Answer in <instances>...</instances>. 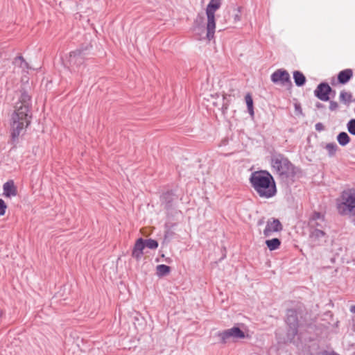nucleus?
<instances>
[{"mask_svg":"<svg viewBox=\"0 0 355 355\" xmlns=\"http://www.w3.org/2000/svg\"><path fill=\"white\" fill-rule=\"evenodd\" d=\"M31 96L26 91H22L12 116L11 141L13 144L18 140L24 128L31 123Z\"/></svg>","mask_w":355,"mask_h":355,"instance_id":"f257e3e1","label":"nucleus"},{"mask_svg":"<svg viewBox=\"0 0 355 355\" xmlns=\"http://www.w3.org/2000/svg\"><path fill=\"white\" fill-rule=\"evenodd\" d=\"M252 187L261 198H270L277 193V187L273 177L266 171L253 172L250 178Z\"/></svg>","mask_w":355,"mask_h":355,"instance_id":"f03ea898","label":"nucleus"},{"mask_svg":"<svg viewBox=\"0 0 355 355\" xmlns=\"http://www.w3.org/2000/svg\"><path fill=\"white\" fill-rule=\"evenodd\" d=\"M271 165L273 171L288 184L293 183L302 175V171L285 157H275L271 160Z\"/></svg>","mask_w":355,"mask_h":355,"instance_id":"7ed1b4c3","label":"nucleus"},{"mask_svg":"<svg viewBox=\"0 0 355 355\" xmlns=\"http://www.w3.org/2000/svg\"><path fill=\"white\" fill-rule=\"evenodd\" d=\"M337 209L342 216H355V189H349L342 192Z\"/></svg>","mask_w":355,"mask_h":355,"instance_id":"20e7f679","label":"nucleus"},{"mask_svg":"<svg viewBox=\"0 0 355 355\" xmlns=\"http://www.w3.org/2000/svg\"><path fill=\"white\" fill-rule=\"evenodd\" d=\"M221 5V0H210L206 8L207 22V38L211 40L214 37L216 29L215 12L219 9Z\"/></svg>","mask_w":355,"mask_h":355,"instance_id":"39448f33","label":"nucleus"},{"mask_svg":"<svg viewBox=\"0 0 355 355\" xmlns=\"http://www.w3.org/2000/svg\"><path fill=\"white\" fill-rule=\"evenodd\" d=\"M85 53L84 51L80 49H76L69 53L66 63L64 64L69 68H73V67H78L81 65L85 60Z\"/></svg>","mask_w":355,"mask_h":355,"instance_id":"423d86ee","label":"nucleus"},{"mask_svg":"<svg viewBox=\"0 0 355 355\" xmlns=\"http://www.w3.org/2000/svg\"><path fill=\"white\" fill-rule=\"evenodd\" d=\"M271 81L275 84H280L283 86L291 85V77L288 72L282 69L276 70L271 74Z\"/></svg>","mask_w":355,"mask_h":355,"instance_id":"0eeeda50","label":"nucleus"},{"mask_svg":"<svg viewBox=\"0 0 355 355\" xmlns=\"http://www.w3.org/2000/svg\"><path fill=\"white\" fill-rule=\"evenodd\" d=\"M325 219L324 214L320 212H313L309 218L308 227L309 231L324 229Z\"/></svg>","mask_w":355,"mask_h":355,"instance_id":"6e6552de","label":"nucleus"},{"mask_svg":"<svg viewBox=\"0 0 355 355\" xmlns=\"http://www.w3.org/2000/svg\"><path fill=\"white\" fill-rule=\"evenodd\" d=\"M309 232V241L313 246L320 245L327 241L328 236L324 229L311 230Z\"/></svg>","mask_w":355,"mask_h":355,"instance_id":"1a4fd4ad","label":"nucleus"},{"mask_svg":"<svg viewBox=\"0 0 355 355\" xmlns=\"http://www.w3.org/2000/svg\"><path fill=\"white\" fill-rule=\"evenodd\" d=\"M332 92L331 87L327 83H320L314 91V95L320 101H328L329 94Z\"/></svg>","mask_w":355,"mask_h":355,"instance_id":"9d476101","label":"nucleus"},{"mask_svg":"<svg viewBox=\"0 0 355 355\" xmlns=\"http://www.w3.org/2000/svg\"><path fill=\"white\" fill-rule=\"evenodd\" d=\"M282 225L278 219L272 218L268 220L265 229L263 230V234L265 236H270L275 232L282 231Z\"/></svg>","mask_w":355,"mask_h":355,"instance_id":"9b49d317","label":"nucleus"},{"mask_svg":"<svg viewBox=\"0 0 355 355\" xmlns=\"http://www.w3.org/2000/svg\"><path fill=\"white\" fill-rule=\"evenodd\" d=\"M219 336L223 342H226L230 338H243L245 337L244 333L238 327H233L225 330L220 333Z\"/></svg>","mask_w":355,"mask_h":355,"instance_id":"f8f14e48","label":"nucleus"},{"mask_svg":"<svg viewBox=\"0 0 355 355\" xmlns=\"http://www.w3.org/2000/svg\"><path fill=\"white\" fill-rule=\"evenodd\" d=\"M145 247L144 240L141 238L137 239L135 243L132 256L137 260L140 259L144 254L143 251Z\"/></svg>","mask_w":355,"mask_h":355,"instance_id":"ddd939ff","label":"nucleus"},{"mask_svg":"<svg viewBox=\"0 0 355 355\" xmlns=\"http://www.w3.org/2000/svg\"><path fill=\"white\" fill-rule=\"evenodd\" d=\"M353 71L351 69H346L338 74V80L340 84H346L352 78Z\"/></svg>","mask_w":355,"mask_h":355,"instance_id":"4468645a","label":"nucleus"},{"mask_svg":"<svg viewBox=\"0 0 355 355\" xmlns=\"http://www.w3.org/2000/svg\"><path fill=\"white\" fill-rule=\"evenodd\" d=\"M3 194L6 197L15 196L17 195L16 187L12 181L7 182L3 184Z\"/></svg>","mask_w":355,"mask_h":355,"instance_id":"2eb2a0df","label":"nucleus"},{"mask_svg":"<svg viewBox=\"0 0 355 355\" xmlns=\"http://www.w3.org/2000/svg\"><path fill=\"white\" fill-rule=\"evenodd\" d=\"M339 100L340 103L348 107L353 101V96L350 92L342 90L340 93Z\"/></svg>","mask_w":355,"mask_h":355,"instance_id":"dca6fc26","label":"nucleus"},{"mask_svg":"<svg viewBox=\"0 0 355 355\" xmlns=\"http://www.w3.org/2000/svg\"><path fill=\"white\" fill-rule=\"evenodd\" d=\"M293 78L295 85L298 87L303 86L306 83V77L299 71H295L293 72Z\"/></svg>","mask_w":355,"mask_h":355,"instance_id":"f3484780","label":"nucleus"},{"mask_svg":"<svg viewBox=\"0 0 355 355\" xmlns=\"http://www.w3.org/2000/svg\"><path fill=\"white\" fill-rule=\"evenodd\" d=\"M266 245L270 251L275 250L279 248L281 241L277 238L268 239L266 241Z\"/></svg>","mask_w":355,"mask_h":355,"instance_id":"a211bd4d","label":"nucleus"},{"mask_svg":"<svg viewBox=\"0 0 355 355\" xmlns=\"http://www.w3.org/2000/svg\"><path fill=\"white\" fill-rule=\"evenodd\" d=\"M15 62L23 70H28L31 69L28 63L25 60L23 56L19 55L15 59Z\"/></svg>","mask_w":355,"mask_h":355,"instance_id":"6ab92c4d","label":"nucleus"},{"mask_svg":"<svg viewBox=\"0 0 355 355\" xmlns=\"http://www.w3.org/2000/svg\"><path fill=\"white\" fill-rule=\"evenodd\" d=\"M156 270H157V275L159 277H162L164 275L168 274L171 271V268L169 266H168L166 265L160 264L156 267Z\"/></svg>","mask_w":355,"mask_h":355,"instance_id":"aec40b11","label":"nucleus"},{"mask_svg":"<svg viewBox=\"0 0 355 355\" xmlns=\"http://www.w3.org/2000/svg\"><path fill=\"white\" fill-rule=\"evenodd\" d=\"M337 140L340 145L345 146L349 142L350 138L347 133H346L345 132H342L338 135Z\"/></svg>","mask_w":355,"mask_h":355,"instance_id":"412c9836","label":"nucleus"},{"mask_svg":"<svg viewBox=\"0 0 355 355\" xmlns=\"http://www.w3.org/2000/svg\"><path fill=\"white\" fill-rule=\"evenodd\" d=\"M245 102H246V104H247V107H248V112H249V114L251 116H253L254 115V110H253V100H252V96L249 94H248L245 96Z\"/></svg>","mask_w":355,"mask_h":355,"instance_id":"4be33fe9","label":"nucleus"},{"mask_svg":"<svg viewBox=\"0 0 355 355\" xmlns=\"http://www.w3.org/2000/svg\"><path fill=\"white\" fill-rule=\"evenodd\" d=\"M145 246L150 249H156L158 247V243L153 239H148L144 241Z\"/></svg>","mask_w":355,"mask_h":355,"instance_id":"5701e85b","label":"nucleus"},{"mask_svg":"<svg viewBox=\"0 0 355 355\" xmlns=\"http://www.w3.org/2000/svg\"><path fill=\"white\" fill-rule=\"evenodd\" d=\"M338 148V145L334 142L327 144L325 146V148L328 150L330 155L334 154L336 152Z\"/></svg>","mask_w":355,"mask_h":355,"instance_id":"b1692460","label":"nucleus"},{"mask_svg":"<svg viewBox=\"0 0 355 355\" xmlns=\"http://www.w3.org/2000/svg\"><path fill=\"white\" fill-rule=\"evenodd\" d=\"M347 126L349 132L353 135H355V119L349 120Z\"/></svg>","mask_w":355,"mask_h":355,"instance_id":"393cba45","label":"nucleus"},{"mask_svg":"<svg viewBox=\"0 0 355 355\" xmlns=\"http://www.w3.org/2000/svg\"><path fill=\"white\" fill-rule=\"evenodd\" d=\"M223 105H222V111H223V113L225 114L228 109L229 104H230V100L227 99V95H223Z\"/></svg>","mask_w":355,"mask_h":355,"instance_id":"a878e982","label":"nucleus"},{"mask_svg":"<svg viewBox=\"0 0 355 355\" xmlns=\"http://www.w3.org/2000/svg\"><path fill=\"white\" fill-rule=\"evenodd\" d=\"M6 208L7 206L5 202L2 199H0V216L5 214Z\"/></svg>","mask_w":355,"mask_h":355,"instance_id":"bb28decb","label":"nucleus"},{"mask_svg":"<svg viewBox=\"0 0 355 355\" xmlns=\"http://www.w3.org/2000/svg\"><path fill=\"white\" fill-rule=\"evenodd\" d=\"M235 13L234 14V22H237L241 20V8H237L234 10Z\"/></svg>","mask_w":355,"mask_h":355,"instance_id":"cd10ccee","label":"nucleus"},{"mask_svg":"<svg viewBox=\"0 0 355 355\" xmlns=\"http://www.w3.org/2000/svg\"><path fill=\"white\" fill-rule=\"evenodd\" d=\"M338 104L337 102L334 101H331L329 102V110L331 111H335L338 109Z\"/></svg>","mask_w":355,"mask_h":355,"instance_id":"c85d7f7f","label":"nucleus"},{"mask_svg":"<svg viewBox=\"0 0 355 355\" xmlns=\"http://www.w3.org/2000/svg\"><path fill=\"white\" fill-rule=\"evenodd\" d=\"M315 130L317 131H322L324 129V126L322 123H317L315 125Z\"/></svg>","mask_w":355,"mask_h":355,"instance_id":"c756f323","label":"nucleus"},{"mask_svg":"<svg viewBox=\"0 0 355 355\" xmlns=\"http://www.w3.org/2000/svg\"><path fill=\"white\" fill-rule=\"evenodd\" d=\"M315 106H316V107H318V108H319V109H320V108H322V107H324V105H323V104H322V103H319V102H318V103H316Z\"/></svg>","mask_w":355,"mask_h":355,"instance_id":"7c9ffc66","label":"nucleus"},{"mask_svg":"<svg viewBox=\"0 0 355 355\" xmlns=\"http://www.w3.org/2000/svg\"><path fill=\"white\" fill-rule=\"evenodd\" d=\"M325 355H339V354H338L337 353H336L334 352H327L325 354Z\"/></svg>","mask_w":355,"mask_h":355,"instance_id":"2f4dec72","label":"nucleus"},{"mask_svg":"<svg viewBox=\"0 0 355 355\" xmlns=\"http://www.w3.org/2000/svg\"><path fill=\"white\" fill-rule=\"evenodd\" d=\"M350 311H351L352 313H355V305H352V306H351V307H350Z\"/></svg>","mask_w":355,"mask_h":355,"instance_id":"473e14b6","label":"nucleus"},{"mask_svg":"<svg viewBox=\"0 0 355 355\" xmlns=\"http://www.w3.org/2000/svg\"><path fill=\"white\" fill-rule=\"evenodd\" d=\"M198 19H199V20H200V21H202V20H203V17H202V16H200V15H198V17H197V19H196V22H197V21H198Z\"/></svg>","mask_w":355,"mask_h":355,"instance_id":"72a5a7b5","label":"nucleus"},{"mask_svg":"<svg viewBox=\"0 0 355 355\" xmlns=\"http://www.w3.org/2000/svg\"><path fill=\"white\" fill-rule=\"evenodd\" d=\"M1 315V311H0V316Z\"/></svg>","mask_w":355,"mask_h":355,"instance_id":"f704fd0d","label":"nucleus"}]
</instances>
